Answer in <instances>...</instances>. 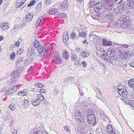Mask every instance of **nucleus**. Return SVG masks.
<instances>
[{
    "label": "nucleus",
    "mask_w": 134,
    "mask_h": 134,
    "mask_svg": "<svg viewBox=\"0 0 134 134\" xmlns=\"http://www.w3.org/2000/svg\"><path fill=\"white\" fill-rule=\"evenodd\" d=\"M75 118L77 119L78 121L80 123H84L85 117L84 115L81 113L79 110H76L74 114Z\"/></svg>",
    "instance_id": "f257e3e1"
},
{
    "label": "nucleus",
    "mask_w": 134,
    "mask_h": 134,
    "mask_svg": "<svg viewBox=\"0 0 134 134\" xmlns=\"http://www.w3.org/2000/svg\"><path fill=\"white\" fill-rule=\"evenodd\" d=\"M117 52V54H118V55H119L121 54L122 56H123L122 55V52H121V50L120 49H118L114 51L112 48H109L107 51L108 54L110 55L113 53H115V52Z\"/></svg>",
    "instance_id": "f03ea898"
},
{
    "label": "nucleus",
    "mask_w": 134,
    "mask_h": 134,
    "mask_svg": "<svg viewBox=\"0 0 134 134\" xmlns=\"http://www.w3.org/2000/svg\"><path fill=\"white\" fill-rule=\"evenodd\" d=\"M123 87L121 88H119L118 89V92L121 96H126L128 94V92L127 91L126 88L124 87V86H122Z\"/></svg>",
    "instance_id": "7ed1b4c3"
},
{
    "label": "nucleus",
    "mask_w": 134,
    "mask_h": 134,
    "mask_svg": "<svg viewBox=\"0 0 134 134\" xmlns=\"http://www.w3.org/2000/svg\"><path fill=\"white\" fill-rule=\"evenodd\" d=\"M26 0H18L16 3L15 6L18 8H24L26 6V5L24 3Z\"/></svg>",
    "instance_id": "20e7f679"
},
{
    "label": "nucleus",
    "mask_w": 134,
    "mask_h": 134,
    "mask_svg": "<svg viewBox=\"0 0 134 134\" xmlns=\"http://www.w3.org/2000/svg\"><path fill=\"white\" fill-rule=\"evenodd\" d=\"M52 60L54 62L57 63L58 64H60L61 63V59L57 52H55V54Z\"/></svg>",
    "instance_id": "39448f33"
},
{
    "label": "nucleus",
    "mask_w": 134,
    "mask_h": 134,
    "mask_svg": "<svg viewBox=\"0 0 134 134\" xmlns=\"http://www.w3.org/2000/svg\"><path fill=\"white\" fill-rule=\"evenodd\" d=\"M18 73L17 71H15L13 72L11 74V76L12 77L11 80L15 83V81L18 80Z\"/></svg>",
    "instance_id": "423d86ee"
},
{
    "label": "nucleus",
    "mask_w": 134,
    "mask_h": 134,
    "mask_svg": "<svg viewBox=\"0 0 134 134\" xmlns=\"http://www.w3.org/2000/svg\"><path fill=\"white\" fill-rule=\"evenodd\" d=\"M61 5L62 10L63 11L66 10L68 9L69 5L68 1L66 0H65L61 3Z\"/></svg>",
    "instance_id": "0eeeda50"
},
{
    "label": "nucleus",
    "mask_w": 134,
    "mask_h": 134,
    "mask_svg": "<svg viewBox=\"0 0 134 134\" xmlns=\"http://www.w3.org/2000/svg\"><path fill=\"white\" fill-rule=\"evenodd\" d=\"M102 4L100 2H99L96 4L94 7V9L96 13L100 11L102 8Z\"/></svg>",
    "instance_id": "6e6552de"
},
{
    "label": "nucleus",
    "mask_w": 134,
    "mask_h": 134,
    "mask_svg": "<svg viewBox=\"0 0 134 134\" xmlns=\"http://www.w3.org/2000/svg\"><path fill=\"white\" fill-rule=\"evenodd\" d=\"M114 4L112 2H110L108 3L104 6V8L108 10H110L112 9L114 7Z\"/></svg>",
    "instance_id": "1a4fd4ad"
},
{
    "label": "nucleus",
    "mask_w": 134,
    "mask_h": 134,
    "mask_svg": "<svg viewBox=\"0 0 134 134\" xmlns=\"http://www.w3.org/2000/svg\"><path fill=\"white\" fill-rule=\"evenodd\" d=\"M0 28L3 30H8L9 28L7 23H2L0 24Z\"/></svg>",
    "instance_id": "9d476101"
},
{
    "label": "nucleus",
    "mask_w": 134,
    "mask_h": 134,
    "mask_svg": "<svg viewBox=\"0 0 134 134\" xmlns=\"http://www.w3.org/2000/svg\"><path fill=\"white\" fill-rule=\"evenodd\" d=\"M31 102L34 106H36L40 104V102L38 100L37 98H32L31 99Z\"/></svg>",
    "instance_id": "9b49d317"
},
{
    "label": "nucleus",
    "mask_w": 134,
    "mask_h": 134,
    "mask_svg": "<svg viewBox=\"0 0 134 134\" xmlns=\"http://www.w3.org/2000/svg\"><path fill=\"white\" fill-rule=\"evenodd\" d=\"M33 16V15L32 13H27L26 17V21L28 22H29L32 19Z\"/></svg>",
    "instance_id": "f8f14e48"
},
{
    "label": "nucleus",
    "mask_w": 134,
    "mask_h": 134,
    "mask_svg": "<svg viewBox=\"0 0 134 134\" xmlns=\"http://www.w3.org/2000/svg\"><path fill=\"white\" fill-rule=\"evenodd\" d=\"M128 5L130 9L134 8V0H127Z\"/></svg>",
    "instance_id": "ddd939ff"
},
{
    "label": "nucleus",
    "mask_w": 134,
    "mask_h": 134,
    "mask_svg": "<svg viewBox=\"0 0 134 134\" xmlns=\"http://www.w3.org/2000/svg\"><path fill=\"white\" fill-rule=\"evenodd\" d=\"M87 122L90 124H95L96 122L95 118L94 117L92 118L88 119L87 120Z\"/></svg>",
    "instance_id": "4468645a"
},
{
    "label": "nucleus",
    "mask_w": 134,
    "mask_h": 134,
    "mask_svg": "<svg viewBox=\"0 0 134 134\" xmlns=\"http://www.w3.org/2000/svg\"><path fill=\"white\" fill-rule=\"evenodd\" d=\"M63 41L64 43H65L69 39V36L68 34L64 33L63 35Z\"/></svg>",
    "instance_id": "2eb2a0df"
},
{
    "label": "nucleus",
    "mask_w": 134,
    "mask_h": 134,
    "mask_svg": "<svg viewBox=\"0 0 134 134\" xmlns=\"http://www.w3.org/2000/svg\"><path fill=\"white\" fill-rule=\"evenodd\" d=\"M117 52H115V53H113L110 55L111 60H117L119 59V58L116 55Z\"/></svg>",
    "instance_id": "dca6fc26"
},
{
    "label": "nucleus",
    "mask_w": 134,
    "mask_h": 134,
    "mask_svg": "<svg viewBox=\"0 0 134 134\" xmlns=\"http://www.w3.org/2000/svg\"><path fill=\"white\" fill-rule=\"evenodd\" d=\"M103 45L104 46H110L112 44V42L111 41H108L106 39L103 38Z\"/></svg>",
    "instance_id": "f3484780"
},
{
    "label": "nucleus",
    "mask_w": 134,
    "mask_h": 134,
    "mask_svg": "<svg viewBox=\"0 0 134 134\" xmlns=\"http://www.w3.org/2000/svg\"><path fill=\"white\" fill-rule=\"evenodd\" d=\"M43 19V17L42 16L39 17L37 21L35 24V26L37 27L40 25V24L42 22Z\"/></svg>",
    "instance_id": "a211bd4d"
},
{
    "label": "nucleus",
    "mask_w": 134,
    "mask_h": 134,
    "mask_svg": "<svg viewBox=\"0 0 134 134\" xmlns=\"http://www.w3.org/2000/svg\"><path fill=\"white\" fill-rule=\"evenodd\" d=\"M23 61V58L22 57H20L16 61V64L17 66H19L20 64Z\"/></svg>",
    "instance_id": "6ab92c4d"
},
{
    "label": "nucleus",
    "mask_w": 134,
    "mask_h": 134,
    "mask_svg": "<svg viewBox=\"0 0 134 134\" xmlns=\"http://www.w3.org/2000/svg\"><path fill=\"white\" fill-rule=\"evenodd\" d=\"M100 15L99 13H95L92 15V17L94 19L98 20L100 18Z\"/></svg>",
    "instance_id": "aec40b11"
},
{
    "label": "nucleus",
    "mask_w": 134,
    "mask_h": 134,
    "mask_svg": "<svg viewBox=\"0 0 134 134\" xmlns=\"http://www.w3.org/2000/svg\"><path fill=\"white\" fill-rule=\"evenodd\" d=\"M129 16H126L125 15L123 16L120 18L121 20H122L123 22L129 21Z\"/></svg>",
    "instance_id": "412c9836"
},
{
    "label": "nucleus",
    "mask_w": 134,
    "mask_h": 134,
    "mask_svg": "<svg viewBox=\"0 0 134 134\" xmlns=\"http://www.w3.org/2000/svg\"><path fill=\"white\" fill-rule=\"evenodd\" d=\"M80 54L81 56L83 58L87 57L89 55V52L87 51L82 52Z\"/></svg>",
    "instance_id": "4be33fe9"
},
{
    "label": "nucleus",
    "mask_w": 134,
    "mask_h": 134,
    "mask_svg": "<svg viewBox=\"0 0 134 134\" xmlns=\"http://www.w3.org/2000/svg\"><path fill=\"white\" fill-rule=\"evenodd\" d=\"M128 63L130 66L134 67V59L131 60H129L128 61Z\"/></svg>",
    "instance_id": "5701e85b"
},
{
    "label": "nucleus",
    "mask_w": 134,
    "mask_h": 134,
    "mask_svg": "<svg viewBox=\"0 0 134 134\" xmlns=\"http://www.w3.org/2000/svg\"><path fill=\"white\" fill-rule=\"evenodd\" d=\"M58 10L57 9H52L49 11V14H55L58 12Z\"/></svg>",
    "instance_id": "b1692460"
},
{
    "label": "nucleus",
    "mask_w": 134,
    "mask_h": 134,
    "mask_svg": "<svg viewBox=\"0 0 134 134\" xmlns=\"http://www.w3.org/2000/svg\"><path fill=\"white\" fill-rule=\"evenodd\" d=\"M44 48L42 46H40L39 47L37 48V51L40 53H42L44 51Z\"/></svg>",
    "instance_id": "393cba45"
},
{
    "label": "nucleus",
    "mask_w": 134,
    "mask_h": 134,
    "mask_svg": "<svg viewBox=\"0 0 134 134\" xmlns=\"http://www.w3.org/2000/svg\"><path fill=\"white\" fill-rule=\"evenodd\" d=\"M107 130L108 133L109 132V131H111L114 130L112 127V126L110 124H109L107 126Z\"/></svg>",
    "instance_id": "a878e982"
},
{
    "label": "nucleus",
    "mask_w": 134,
    "mask_h": 134,
    "mask_svg": "<svg viewBox=\"0 0 134 134\" xmlns=\"http://www.w3.org/2000/svg\"><path fill=\"white\" fill-rule=\"evenodd\" d=\"M64 51L63 55V57L64 58L66 59L69 57V53L66 51L65 50Z\"/></svg>",
    "instance_id": "bb28decb"
},
{
    "label": "nucleus",
    "mask_w": 134,
    "mask_h": 134,
    "mask_svg": "<svg viewBox=\"0 0 134 134\" xmlns=\"http://www.w3.org/2000/svg\"><path fill=\"white\" fill-rule=\"evenodd\" d=\"M34 43V46L36 48H37L40 46V43L37 40H35Z\"/></svg>",
    "instance_id": "cd10ccee"
},
{
    "label": "nucleus",
    "mask_w": 134,
    "mask_h": 134,
    "mask_svg": "<svg viewBox=\"0 0 134 134\" xmlns=\"http://www.w3.org/2000/svg\"><path fill=\"white\" fill-rule=\"evenodd\" d=\"M41 6L42 5L41 3H39L35 8L39 12H40L42 10V8Z\"/></svg>",
    "instance_id": "c85d7f7f"
},
{
    "label": "nucleus",
    "mask_w": 134,
    "mask_h": 134,
    "mask_svg": "<svg viewBox=\"0 0 134 134\" xmlns=\"http://www.w3.org/2000/svg\"><path fill=\"white\" fill-rule=\"evenodd\" d=\"M87 116H89V115H91V116H94V113L93 111L90 109L88 110L87 113Z\"/></svg>",
    "instance_id": "c756f323"
},
{
    "label": "nucleus",
    "mask_w": 134,
    "mask_h": 134,
    "mask_svg": "<svg viewBox=\"0 0 134 134\" xmlns=\"http://www.w3.org/2000/svg\"><path fill=\"white\" fill-rule=\"evenodd\" d=\"M103 59H104L105 60H106L109 62H110L111 60L110 58L109 57L107 54L105 56H104V57H103Z\"/></svg>",
    "instance_id": "7c9ffc66"
},
{
    "label": "nucleus",
    "mask_w": 134,
    "mask_h": 134,
    "mask_svg": "<svg viewBox=\"0 0 134 134\" xmlns=\"http://www.w3.org/2000/svg\"><path fill=\"white\" fill-rule=\"evenodd\" d=\"M94 5L95 2L93 1H90L88 4V6H89V8H92Z\"/></svg>",
    "instance_id": "2f4dec72"
},
{
    "label": "nucleus",
    "mask_w": 134,
    "mask_h": 134,
    "mask_svg": "<svg viewBox=\"0 0 134 134\" xmlns=\"http://www.w3.org/2000/svg\"><path fill=\"white\" fill-rule=\"evenodd\" d=\"M35 85L36 87L40 88H42L44 86V85L39 82L36 83Z\"/></svg>",
    "instance_id": "473e14b6"
},
{
    "label": "nucleus",
    "mask_w": 134,
    "mask_h": 134,
    "mask_svg": "<svg viewBox=\"0 0 134 134\" xmlns=\"http://www.w3.org/2000/svg\"><path fill=\"white\" fill-rule=\"evenodd\" d=\"M37 98V99L39 101H42L44 99V97L41 94L38 95Z\"/></svg>",
    "instance_id": "72a5a7b5"
},
{
    "label": "nucleus",
    "mask_w": 134,
    "mask_h": 134,
    "mask_svg": "<svg viewBox=\"0 0 134 134\" xmlns=\"http://www.w3.org/2000/svg\"><path fill=\"white\" fill-rule=\"evenodd\" d=\"M58 15L60 18H63L65 17L66 14L64 13H60L58 14Z\"/></svg>",
    "instance_id": "f704fd0d"
},
{
    "label": "nucleus",
    "mask_w": 134,
    "mask_h": 134,
    "mask_svg": "<svg viewBox=\"0 0 134 134\" xmlns=\"http://www.w3.org/2000/svg\"><path fill=\"white\" fill-rule=\"evenodd\" d=\"M15 56V54L14 52H12L10 55V59L12 60H13Z\"/></svg>",
    "instance_id": "c9c22d12"
},
{
    "label": "nucleus",
    "mask_w": 134,
    "mask_h": 134,
    "mask_svg": "<svg viewBox=\"0 0 134 134\" xmlns=\"http://www.w3.org/2000/svg\"><path fill=\"white\" fill-rule=\"evenodd\" d=\"M86 32H79V35L78 36H80L81 37H85V36H86ZM79 36H78L77 38Z\"/></svg>",
    "instance_id": "e433bc0d"
},
{
    "label": "nucleus",
    "mask_w": 134,
    "mask_h": 134,
    "mask_svg": "<svg viewBox=\"0 0 134 134\" xmlns=\"http://www.w3.org/2000/svg\"><path fill=\"white\" fill-rule=\"evenodd\" d=\"M19 89V87H18L16 86H13L12 88H11V89L13 92V93Z\"/></svg>",
    "instance_id": "4c0bfd02"
},
{
    "label": "nucleus",
    "mask_w": 134,
    "mask_h": 134,
    "mask_svg": "<svg viewBox=\"0 0 134 134\" xmlns=\"http://www.w3.org/2000/svg\"><path fill=\"white\" fill-rule=\"evenodd\" d=\"M123 23L124 24L126 27H129L131 25V23L130 21H126L125 22H123Z\"/></svg>",
    "instance_id": "58836bf2"
},
{
    "label": "nucleus",
    "mask_w": 134,
    "mask_h": 134,
    "mask_svg": "<svg viewBox=\"0 0 134 134\" xmlns=\"http://www.w3.org/2000/svg\"><path fill=\"white\" fill-rule=\"evenodd\" d=\"M71 36L72 39H75L76 37V34L74 32H72L71 34Z\"/></svg>",
    "instance_id": "ea45409f"
},
{
    "label": "nucleus",
    "mask_w": 134,
    "mask_h": 134,
    "mask_svg": "<svg viewBox=\"0 0 134 134\" xmlns=\"http://www.w3.org/2000/svg\"><path fill=\"white\" fill-rule=\"evenodd\" d=\"M35 3V1H33L30 2L28 5L27 7H30L34 5Z\"/></svg>",
    "instance_id": "a19ab883"
},
{
    "label": "nucleus",
    "mask_w": 134,
    "mask_h": 134,
    "mask_svg": "<svg viewBox=\"0 0 134 134\" xmlns=\"http://www.w3.org/2000/svg\"><path fill=\"white\" fill-rule=\"evenodd\" d=\"M70 79L69 77H68L64 80L63 82L65 85V84L66 85L68 84V83H67L70 81Z\"/></svg>",
    "instance_id": "79ce46f5"
},
{
    "label": "nucleus",
    "mask_w": 134,
    "mask_h": 134,
    "mask_svg": "<svg viewBox=\"0 0 134 134\" xmlns=\"http://www.w3.org/2000/svg\"><path fill=\"white\" fill-rule=\"evenodd\" d=\"M5 93L7 95H10L13 94V92L12 91V90L11 89H9V90L8 91H6Z\"/></svg>",
    "instance_id": "37998d69"
},
{
    "label": "nucleus",
    "mask_w": 134,
    "mask_h": 134,
    "mask_svg": "<svg viewBox=\"0 0 134 134\" xmlns=\"http://www.w3.org/2000/svg\"><path fill=\"white\" fill-rule=\"evenodd\" d=\"M24 106L25 107L27 106L29 104V102L28 100L26 99H24Z\"/></svg>",
    "instance_id": "c03bdc74"
},
{
    "label": "nucleus",
    "mask_w": 134,
    "mask_h": 134,
    "mask_svg": "<svg viewBox=\"0 0 134 134\" xmlns=\"http://www.w3.org/2000/svg\"><path fill=\"white\" fill-rule=\"evenodd\" d=\"M46 47H44V53H45V54H46V55H47L48 54H47L48 53H49V51L48 50V49H49V48H47V47L46 48Z\"/></svg>",
    "instance_id": "a18cd8bd"
},
{
    "label": "nucleus",
    "mask_w": 134,
    "mask_h": 134,
    "mask_svg": "<svg viewBox=\"0 0 134 134\" xmlns=\"http://www.w3.org/2000/svg\"><path fill=\"white\" fill-rule=\"evenodd\" d=\"M71 57V60L73 61H74L76 59V58H77V56H76V55L74 54H73L72 55Z\"/></svg>",
    "instance_id": "49530a36"
},
{
    "label": "nucleus",
    "mask_w": 134,
    "mask_h": 134,
    "mask_svg": "<svg viewBox=\"0 0 134 134\" xmlns=\"http://www.w3.org/2000/svg\"><path fill=\"white\" fill-rule=\"evenodd\" d=\"M103 50H104L103 49H99L98 50H97V53L98 54H99V55H100L102 53Z\"/></svg>",
    "instance_id": "de8ad7c7"
},
{
    "label": "nucleus",
    "mask_w": 134,
    "mask_h": 134,
    "mask_svg": "<svg viewBox=\"0 0 134 134\" xmlns=\"http://www.w3.org/2000/svg\"><path fill=\"white\" fill-rule=\"evenodd\" d=\"M128 103L130 105L134 108V101L130 100L129 102Z\"/></svg>",
    "instance_id": "09e8293b"
},
{
    "label": "nucleus",
    "mask_w": 134,
    "mask_h": 134,
    "mask_svg": "<svg viewBox=\"0 0 134 134\" xmlns=\"http://www.w3.org/2000/svg\"><path fill=\"white\" fill-rule=\"evenodd\" d=\"M9 108L12 111H14L15 109L13 104H11L9 106Z\"/></svg>",
    "instance_id": "8fccbe9b"
},
{
    "label": "nucleus",
    "mask_w": 134,
    "mask_h": 134,
    "mask_svg": "<svg viewBox=\"0 0 134 134\" xmlns=\"http://www.w3.org/2000/svg\"><path fill=\"white\" fill-rule=\"evenodd\" d=\"M107 54L106 51H103L102 53L101 54L100 56L103 59V57H104V56H105Z\"/></svg>",
    "instance_id": "3c124183"
},
{
    "label": "nucleus",
    "mask_w": 134,
    "mask_h": 134,
    "mask_svg": "<svg viewBox=\"0 0 134 134\" xmlns=\"http://www.w3.org/2000/svg\"><path fill=\"white\" fill-rule=\"evenodd\" d=\"M133 82H134V78L130 80L128 82L129 85L130 84H131L133 83Z\"/></svg>",
    "instance_id": "603ef678"
},
{
    "label": "nucleus",
    "mask_w": 134,
    "mask_h": 134,
    "mask_svg": "<svg viewBox=\"0 0 134 134\" xmlns=\"http://www.w3.org/2000/svg\"><path fill=\"white\" fill-rule=\"evenodd\" d=\"M100 116L101 117H105V115L104 114L103 112L102 111H101L100 112Z\"/></svg>",
    "instance_id": "864d4df0"
},
{
    "label": "nucleus",
    "mask_w": 134,
    "mask_h": 134,
    "mask_svg": "<svg viewBox=\"0 0 134 134\" xmlns=\"http://www.w3.org/2000/svg\"><path fill=\"white\" fill-rule=\"evenodd\" d=\"M20 40V39H19L18 41H16V42L14 43V45L16 47H18L20 45V42L19 40Z\"/></svg>",
    "instance_id": "5fc2aeb1"
},
{
    "label": "nucleus",
    "mask_w": 134,
    "mask_h": 134,
    "mask_svg": "<svg viewBox=\"0 0 134 134\" xmlns=\"http://www.w3.org/2000/svg\"><path fill=\"white\" fill-rule=\"evenodd\" d=\"M52 0H46V3L48 5H49L52 2Z\"/></svg>",
    "instance_id": "6e6d98bb"
},
{
    "label": "nucleus",
    "mask_w": 134,
    "mask_h": 134,
    "mask_svg": "<svg viewBox=\"0 0 134 134\" xmlns=\"http://www.w3.org/2000/svg\"><path fill=\"white\" fill-rule=\"evenodd\" d=\"M64 128L66 131L69 132L70 131V129L69 127L68 126H66L64 127Z\"/></svg>",
    "instance_id": "4d7b16f0"
},
{
    "label": "nucleus",
    "mask_w": 134,
    "mask_h": 134,
    "mask_svg": "<svg viewBox=\"0 0 134 134\" xmlns=\"http://www.w3.org/2000/svg\"><path fill=\"white\" fill-rule=\"evenodd\" d=\"M40 91L41 93H46V90L43 89H41L40 90Z\"/></svg>",
    "instance_id": "13d9d810"
},
{
    "label": "nucleus",
    "mask_w": 134,
    "mask_h": 134,
    "mask_svg": "<svg viewBox=\"0 0 134 134\" xmlns=\"http://www.w3.org/2000/svg\"><path fill=\"white\" fill-rule=\"evenodd\" d=\"M81 64L83 65V67L84 68L86 67L87 64L85 61H83L81 63Z\"/></svg>",
    "instance_id": "bf43d9fd"
},
{
    "label": "nucleus",
    "mask_w": 134,
    "mask_h": 134,
    "mask_svg": "<svg viewBox=\"0 0 134 134\" xmlns=\"http://www.w3.org/2000/svg\"><path fill=\"white\" fill-rule=\"evenodd\" d=\"M127 64H124L123 65H122L121 66L122 67V68L124 70H125V68L127 67Z\"/></svg>",
    "instance_id": "052dcab7"
},
{
    "label": "nucleus",
    "mask_w": 134,
    "mask_h": 134,
    "mask_svg": "<svg viewBox=\"0 0 134 134\" xmlns=\"http://www.w3.org/2000/svg\"><path fill=\"white\" fill-rule=\"evenodd\" d=\"M122 1V0H115V1L117 4H119Z\"/></svg>",
    "instance_id": "680f3d73"
},
{
    "label": "nucleus",
    "mask_w": 134,
    "mask_h": 134,
    "mask_svg": "<svg viewBox=\"0 0 134 134\" xmlns=\"http://www.w3.org/2000/svg\"><path fill=\"white\" fill-rule=\"evenodd\" d=\"M115 130H114L113 131H109V132L108 133V134H116V133L115 132Z\"/></svg>",
    "instance_id": "e2e57ef3"
},
{
    "label": "nucleus",
    "mask_w": 134,
    "mask_h": 134,
    "mask_svg": "<svg viewBox=\"0 0 134 134\" xmlns=\"http://www.w3.org/2000/svg\"><path fill=\"white\" fill-rule=\"evenodd\" d=\"M121 47H123L125 48H127L129 46V45H128L127 44H122L121 45Z\"/></svg>",
    "instance_id": "0e129e2a"
},
{
    "label": "nucleus",
    "mask_w": 134,
    "mask_h": 134,
    "mask_svg": "<svg viewBox=\"0 0 134 134\" xmlns=\"http://www.w3.org/2000/svg\"><path fill=\"white\" fill-rule=\"evenodd\" d=\"M23 49H19V50L17 51V52L18 54H21L23 52Z\"/></svg>",
    "instance_id": "69168bd1"
},
{
    "label": "nucleus",
    "mask_w": 134,
    "mask_h": 134,
    "mask_svg": "<svg viewBox=\"0 0 134 134\" xmlns=\"http://www.w3.org/2000/svg\"><path fill=\"white\" fill-rule=\"evenodd\" d=\"M70 79V81L71 82H73L74 80V77H73L71 76V77H69Z\"/></svg>",
    "instance_id": "338daca9"
},
{
    "label": "nucleus",
    "mask_w": 134,
    "mask_h": 134,
    "mask_svg": "<svg viewBox=\"0 0 134 134\" xmlns=\"http://www.w3.org/2000/svg\"><path fill=\"white\" fill-rule=\"evenodd\" d=\"M129 85L130 87L133 88V91H134V83H132L131 84H130Z\"/></svg>",
    "instance_id": "774afa93"
}]
</instances>
